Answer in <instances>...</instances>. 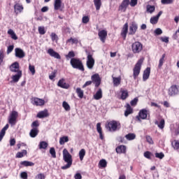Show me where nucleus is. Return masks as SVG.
Segmentation results:
<instances>
[{"label":"nucleus","instance_id":"nucleus-1","mask_svg":"<svg viewBox=\"0 0 179 179\" xmlns=\"http://www.w3.org/2000/svg\"><path fill=\"white\" fill-rule=\"evenodd\" d=\"M63 159L66 164L62 166V170H67V169H70L73 160L72 159V155L69 154V152H68L66 149H64L63 150Z\"/></svg>","mask_w":179,"mask_h":179},{"label":"nucleus","instance_id":"nucleus-2","mask_svg":"<svg viewBox=\"0 0 179 179\" xmlns=\"http://www.w3.org/2000/svg\"><path fill=\"white\" fill-rule=\"evenodd\" d=\"M70 64L74 69H79V71H85V68L83 67V63H82V61H80V59H79L71 58Z\"/></svg>","mask_w":179,"mask_h":179},{"label":"nucleus","instance_id":"nucleus-3","mask_svg":"<svg viewBox=\"0 0 179 179\" xmlns=\"http://www.w3.org/2000/svg\"><path fill=\"white\" fill-rule=\"evenodd\" d=\"M143 61H145V59L143 57V58L140 59L136 64V65L133 69L134 79H136V78H138V76H139V73H141V68L142 67V64H143Z\"/></svg>","mask_w":179,"mask_h":179},{"label":"nucleus","instance_id":"nucleus-4","mask_svg":"<svg viewBox=\"0 0 179 179\" xmlns=\"http://www.w3.org/2000/svg\"><path fill=\"white\" fill-rule=\"evenodd\" d=\"M120 127L121 124L120 123V122L113 120L108 123V124L106 125V129H108L110 132H115V131L120 128Z\"/></svg>","mask_w":179,"mask_h":179},{"label":"nucleus","instance_id":"nucleus-5","mask_svg":"<svg viewBox=\"0 0 179 179\" xmlns=\"http://www.w3.org/2000/svg\"><path fill=\"white\" fill-rule=\"evenodd\" d=\"M143 50V45L139 41H136L131 45V51L133 54H139Z\"/></svg>","mask_w":179,"mask_h":179},{"label":"nucleus","instance_id":"nucleus-6","mask_svg":"<svg viewBox=\"0 0 179 179\" xmlns=\"http://www.w3.org/2000/svg\"><path fill=\"white\" fill-rule=\"evenodd\" d=\"M17 117H19V113L17 111L13 110L9 117H8V122L10 125H16V122H17Z\"/></svg>","mask_w":179,"mask_h":179},{"label":"nucleus","instance_id":"nucleus-7","mask_svg":"<svg viewBox=\"0 0 179 179\" xmlns=\"http://www.w3.org/2000/svg\"><path fill=\"white\" fill-rule=\"evenodd\" d=\"M94 58H93V55L88 54L87 57V67L88 69H93L94 67Z\"/></svg>","mask_w":179,"mask_h":179},{"label":"nucleus","instance_id":"nucleus-8","mask_svg":"<svg viewBox=\"0 0 179 179\" xmlns=\"http://www.w3.org/2000/svg\"><path fill=\"white\" fill-rule=\"evenodd\" d=\"M92 82L95 84L96 87H99L100 86V83H101V78H100V76L97 73L94 74L91 77Z\"/></svg>","mask_w":179,"mask_h":179},{"label":"nucleus","instance_id":"nucleus-9","mask_svg":"<svg viewBox=\"0 0 179 179\" xmlns=\"http://www.w3.org/2000/svg\"><path fill=\"white\" fill-rule=\"evenodd\" d=\"M168 93L169 96H177V94H179V86L172 85L169 89Z\"/></svg>","mask_w":179,"mask_h":179},{"label":"nucleus","instance_id":"nucleus-10","mask_svg":"<svg viewBox=\"0 0 179 179\" xmlns=\"http://www.w3.org/2000/svg\"><path fill=\"white\" fill-rule=\"evenodd\" d=\"M148 114H149L148 110L142 109L139 111L138 116H137L136 118L138 121H141V120H146V118H148Z\"/></svg>","mask_w":179,"mask_h":179},{"label":"nucleus","instance_id":"nucleus-11","mask_svg":"<svg viewBox=\"0 0 179 179\" xmlns=\"http://www.w3.org/2000/svg\"><path fill=\"white\" fill-rule=\"evenodd\" d=\"M57 86L62 87V89H69V84L66 83L64 78H62L58 81Z\"/></svg>","mask_w":179,"mask_h":179},{"label":"nucleus","instance_id":"nucleus-12","mask_svg":"<svg viewBox=\"0 0 179 179\" xmlns=\"http://www.w3.org/2000/svg\"><path fill=\"white\" fill-rule=\"evenodd\" d=\"M10 70L11 72H15V73H19V72H22L19 69V63L17 62H14L10 66Z\"/></svg>","mask_w":179,"mask_h":179},{"label":"nucleus","instance_id":"nucleus-13","mask_svg":"<svg viewBox=\"0 0 179 179\" xmlns=\"http://www.w3.org/2000/svg\"><path fill=\"white\" fill-rule=\"evenodd\" d=\"M48 54H49L50 57L56 58V59H61V55H59V53L55 52L52 48L48 50Z\"/></svg>","mask_w":179,"mask_h":179},{"label":"nucleus","instance_id":"nucleus-14","mask_svg":"<svg viewBox=\"0 0 179 179\" xmlns=\"http://www.w3.org/2000/svg\"><path fill=\"white\" fill-rule=\"evenodd\" d=\"M15 57L17 58H24L26 55V54L24 53V51H23V50L19 48H16L15 49Z\"/></svg>","mask_w":179,"mask_h":179},{"label":"nucleus","instance_id":"nucleus-15","mask_svg":"<svg viewBox=\"0 0 179 179\" xmlns=\"http://www.w3.org/2000/svg\"><path fill=\"white\" fill-rule=\"evenodd\" d=\"M129 5V0H124L122 2L121 5L120 6L119 10H121V12H125Z\"/></svg>","mask_w":179,"mask_h":179},{"label":"nucleus","instance_id":"nucleus-16","mask_svg":"<svg viewBox=\"0 0 179 179\" xmlns=\"http://www.w3.org/2000/svg\"><path fill=\"white\" fill-rule=\"evenodd\" d=\"M45 101L43 99L39 98H33L32 104L34 106H44Z\"/></svg>","mask_w":179,"mask_h":179},{"label":"nucleus","instance_id":"nucleus-17","mask_svg":"<svg viewBox=\"0 0 179 179\" xmlns=\"http://www.w3.org/2000/svg\"><path fill=\"white\" fill-rule=\"evenodd\" d=\"M129 34H130L131 36H134V34H135V33H136V31L138 30V25L133 22L129 26Z\"/></svg>","mask_w":179,"mask_h":179},{"label":"nucleus","instance_id":"nucleus-18","mask_svg":"<svg viewBox=\"0 0 179 179\" xmlns=\"http://www.w3.org/2000/svg\"><path fill=\"white\" fill-rule=\"evenodd\" d=\"M98 36H99L101 41H102V43H105L106 38L107 37V31H106V30L100 31L98 34Z\"/></svg>","mask_w":179,"mask_h":179},{"label":"nucleus","instance_id":"nucleus-19","mask_svg":"<svg viewBox=\"0 0 179 179\" xmlns=\"http://www.w3.org/2000/svg\"><path fill=\"white\" fill-rule=\"evenodd\" d=\"M128 34V22H126L122 29L121 36L123 37L124 40L127 38V34Z\"/></svg>","mask_w":179,"mask_h":179},{"label":"nucleus","instance_id":"nucleus-20","mask_svg":"<svg viewBox=\"0 0 179 179\" xmlns=\"http://www.w3.org/2000/svg\"><path fill=\"white\" fill-rule=\"evenodd\" d=\"M149 76H150V67H148L143 72V80L146 82L149 79Z\"/></svg>","mask_w":179,"mask_h":179},{"label":"nucleus","instance_id":"nucleus-21","mask_svg":"<svg viewBox=\"0 0 179 179\" xmlns=\"http://www.w3.org/2000/svg\"><path fill=\"white\" fill-rule=\"evenodd\" d=\"M93 99H94V100H100L101 99H103V90L101 88H99L98 91L94 94Z\"/></svg>","mask_w":179,"mask_h":179},{"label":"nucleus","instance_id":"nucleus-22","mask_svg":"<svg viewBox=\"0 0 179 179\" xmlns=\"http://www.w3.org/2000/svg\"><path fill=\"white\" fill-rule=\"evenodd\" d=\"M115 150L116 152L119 155H121L122 153H127V146L122 145H119L116 148Z\"/></svg>","mask_w":179,"mask_h":179},{"label":"nucleus","instance_id":"nucleus-23","mask_svg":"<svg viewBox=\"0 0 179 179\" xmlns=\"http://www.w3.org/2000/svg\"><path fill=\"white\" fill-rule=\"evenodd\" d=\"M36 117L38 118H45L48 117V111L47 110L40 111L38 113Z\"/></svg>","mask_w":179,"mask_h":179},{"label":"nucleus","instance_id":"nucleus-24","mask_svg":"<svg viewBox=\"0 0 179 179\" xmlns=\"http://www.w3.org/2000/svg\"><path fill=\"white\" fill-rule=\"evenodd\" d=\"M22 78V71H19L17 74L12 76L13 82L15 83L19 82L20 79Z\"/></svg>","mask_w":179,"mask_h":179},{"label":"nucleus","instance_id":"nucleus-25","mask_svg":"<svg viewBox=\"0 0 179 179\" xmlns=\"http://www.w3.org/2000/svg\"><path fill=\"white\" fill-rule=\"evenodd\" d=\"M113 85L116 87L121 85V78L120 77H114L112 76Z\"/></svg>","mask_w":179,"mask_h":179},{"label":"nucleus","instance_id":"nucleus-26","mask_svg":"<svg viewBox=\"0 0 179 179\" xmlns=\"http://www.w3.org/2000/svg\"><path fill=\"white\" fill-rule=\"evenodd\" d=\"M9 128V124H6L0 131V142L3 139L5 134H6V130Z\"/></svg>","mask_w":179,"mask_h":179},{"label":"nucleus","instance_id":"nucleus-27","mask_svg":"<svg viewBox=\"0 0 179 179\" xmlns=\"http://www.w3.org/2000/svg\"><path fill=\"white\" fill-rule=\"evenodd\" d=\"M62 6V1L61 0H55V4H54L55 10H58L61 9Z\"/></svg>","mask_w":179,"mask_h":179},{"label":"nucleus","instance_id":"nucleus-28","mask_svg":"<svg viewBox=\"0 0 179 179\" xmlns=\"http://www.w3.org/2000/svg\"><path fill=\"white\" fill-rule=\"evenodd\" d=\"M37 135H38V128H33L32 129H31V131L29 132V136H31V138H36V136H37Z\"/></svg>","mask_w":179,"mask_h":179},{"label":"nucleus","instance_id":"nucleus-29","mask_svg":"<svg viewBox=\"0 0 179 179\" xmlns=\"http://www.w3.org/2000/svg\"><path fill=\"white\" fill-rule=\"evenodd\" d=\"M14 9L15 12H16L17 13H20L21 12L23 11V6L20 3H16L14 6Z\"/></svg>","mask_w":179,"mask_h":179},{"label":"nucleus","instance_id":"nucleus-30","mask_svg":"<svg viewBox=\"0 0 179 179\" xmlns=\"http://www.w3.org/2000/svg\"><path fill=\"white\" fill-rule=\"evenodd\" d=\"M96 130H97V132L99 134L100 139L103 140L104 138V137L103 136V131L101 130V123L96 124Z\"/></svg>","mask_w":179,"mask_h":179},{"label":"nucleus","instance_id":"nucleus-31","mask_svg":"<svg viewBox=\"0 0 179 179\" xmlns=\"http://www.w3.org/2000/svg\"><path fill=\"white\" fill-rule=\"evenodd\" d=\"M126 110L124 112L125 117H128L129 114H132V108H131V105L129 103H127L126 106Z\"/></svg>","mask_w":179,"mask_h":179},{"label":"nucleus","instance_id":"nucleus-32","mask_svg":"<svg viewBox=\"0 0 179 179\" xmlns=\"http://www.w3.org/2000/svg\"><path fill=\"white\" fill-rule=\"evenodd\" d=\"M8 34H9V36H10V37L13 40H17V36H16V34L15 33L13 29H8Z\"/></svg>","mask_w":179,"mask_h":179},{"label":"nucleus","instance_id":"nucleus-33","mask_svg":"<svg viewBox=\"0 0 179 179\" xmlns=\"http://www.w3.org/2000/svg\"><path fill=\"white\" fill-rule=\"evenodd\" d=\"M21 166H24V167H31L34 166V163L29 161H23L20 162Z\"/></svg>","mask_w":179,"mask_h":179},{"label":"nucleus","instance_id":"nucleus-34","mask_svg":"<svg viewBox=\"0 0 179 179\" xmlns=\"http://www.w3.org/2000/svg\"><path fill=\"white\" fill-rule=\"evenodd\" d=\"M156 10V8L155 7V6H150V5H147L146 6V12L148 13H153V12H155V10Z\"/></svg>","mask_w":179,"mask_h":179},{"label":"nucleus","instance_id":"nucleus-35","mask_svg":"<svg viewBox=\"0 0 179 179\" xmlns=\"http://www.w3.org/2000/svg\"><path fill=\"white\" fill-rule=\"evenodd\" d=\"M66 142H69V138L68 136H64L59 138V145H65Z\"/></svg>","mask_w":179,"mask_h":179},{"label":"nucleus","instance_id":"nucleus-36","mask_svg":"<svg viewBox=\"0 0 179 179\" xmlns=\"http://www.w3.org/2000/svg\"><path fill=\"white\" fill-rule=\"evenodd\" d=\"M155 124V125H158V128L159 129H163L164 128V124H165L164 119L161 120L159 123L158 121H156Z\"/></svg>","mask_w":179,"mask_h":179},{"label":"nucleus","instance_id":"nucleus-37","mask_svg":"<svg viewBox=\"0 0 179 179\" xmlns=\"http://www.w3.org/2000/svg\"><path fill=\"white\" fill-rule=\"evenodd\" d=\"M27 155V150H23L22 152H19L16 154V157L17 159H21V157H24Z\"/></svg>","mask_w":179,"mask_h":179},{"label":"nucleus","instance_id":"nucleus-38","mask_svg":"<svg viewBox=\"0 0 179 179\" xmlns=\"http://www.w3.org/2000/svg\"><path fill=\"white\" fill-rule=\"evenodd\" d=\"M127 141H134L136 138V135L134 133H129L125 136Z\"/></svg>","mask_w":179,"mask_h":179},{"label":"nucleus","instance_id":"nucleus-39","mask_svg":"<svg viewBox=\"0 0 179 179\" xmlns=\"http://www.w3.org/2000/svg\"><path fill=\"white\" fill-rule=\"evenodd\" d=\"M94 3L96 10H100L101 8V0H94Z\"/></svg>","mask_w":179,"mask_h":179},{"label":"nucleus","instance_id":"nucleus-40","mask_svg":"<svg viewBox=\"0 0 179 179\" xmlns=\"http://www.w3.org/2000/svg\"><path fill=\"white\" fill-rule=\"evenodd\" d=\"M79 157H80V160L82 162V160H83L85 156H86V150L85 149H81L80 151H79Z\"/></svg>","mask_w":179,"mask_h":179},{"label":"nucleus","instance_id":"nucleus-41","mask_svg":"<svg viewBox=\"0 0 179 179\" xmlns=\"http://www.w3.org/2000/svg\"><path fill=\"white\" fill-rule=\"evenodd\" d=\"M76 93H77L78 94V96L80 98V99H83V94H84V92H83V90L78 87L76 90Z\"/></svg>","mask_w":179,"mask_h":179},{"label":"nucleus","instance_id":"nucleus-42","mask_svg":"<svg viewBox=\"0 0 179 179\" xmlns=\"http://www.w3.org/2000/svg\"><path fill=\"white\" fill-rule=\"evenodd\" d=\"M38 146L39 149H45L48 148V143L45 141H41Z\"/></svg>","mask_w":179,"mask_h":179},{"label":"nucleus","instance_id":"nucleus-43","mask_svg":"<svg viewBox=\"0 0 179 179\" xmlns=\"http://www.w3.org/2000/svg\"><path fill=\"white\" fill-rule=\"evenodd\" d=\"M62 107L66 111H69L71 110V106H69V103L65 101H63Z\"/></svg>","mask_w":179,"mask_h":179},{"label":"nucleus","instance_id":"nucleus-44","mask_svg":"<svg viewBox=\"0 0 179 179\" xmlns=\"http://www.w3.org/2000/svg\"><path fill=\"white\" fill-rule=\"evenodd\" d=\"M164 58H166V54L162 55V58L159 59L158 68H162L163 64H164Z\"/></svg>","mask_w":179,"mask_h":179},{"label":"nucleus","instance_id":"nucleus-45","mask_svg":"<svg viewBox=\"0 0 179 179\" xmlns=\"http://www.w3.org/2000/svg\"><path fill=\"white\" fill-rule=\"evenodd\" d=\"M121 99L122 100H125L127 97H128V91L127 90H122L121 91Z\"/></svg>","mask_w":179,"mask_h":179},{"label":"nucleus","instance_id":"nucleus-46","mask_svg":"<svg viewBox=\"0 0 179 179\" xmlns=\"http://www.w3.org/2000/svg\"><path fill=\"white\" fill-rule=\"evenodd\" d=\"M151 24H157L159 22V18L157 16L152 17L150 20Z\"/></svg>","mask_w":179,"mask_h":179},{"label":"nucleus","instance_id":"nucleus-47","mask_svg":"<svg viewBox=\"0 0 179 179\" xmlns=\"http://www.w3.org/2000/svg\"><path fill=\"white\" fill-rule=\"evenodd\" d=\"M66 43H71V44H78V43H79V41L76 38H70L67 40Z\"/></svg>","mask_w":179,"mask_h":179},{"label":"nucleus","instance_id":"nucleus-48","mask_svg":"<svg viewBox=\"0 0 179 179\" xmlns=\"http://www.w3.org/2000/svg\"><path fill=\"white\" fill-rule=\"evenodd\" d=\"M99 164L102 168L107 167V161L106 159H101L99 161Z\"/></svg>","mask_w":179,"mask_h":179},{"label":"nucleus","instance_id":"nucleus-49","mask_svg":"<svg viewBox=\"0 0 179 179\" xmlns=\"http://www.w3.org/2000/svg\"><path fill=\"white\" fill-rule=\"evenodd\" d=\"M50 153L51 156H52L54 159H55V157H57V152H55V148H51L50 149Z\"/></svg>","mask_w":179,"mask_h":179},{"label":"nucleus","instance_id":"nucleus-50","mask_svg":"<svg viewBox=\"0 0 179 179\" xmlns=\"http://www.w3.org/2000/svg\"><path fill=\"white\" fill-rule=\"evenodd\" d=\"M29 71L31 73L32 75H34L36 73V69L34 66L29 64Z\"/></svg>","mask_w":179,"mask_h":179},{"label":"nucleus","instance_id":"nucleus-51","mask_svg":"<svg viewBox=\"0 0 179 179\" xmlns=\"http://www.w3.org/2000/svg\"><path fill=\"white\" fill-rule=\"evenodd\" d=\"M161 3H162V5H170L173 3V0H161Z\"/></svg>","mask_w":179,"mask_h":179},{"label":"nucleus","instance_id":"nucleus-52","mask_svg":"<svg viewBox=\"0 0 179 179\" xmlns=\"http://www.w3.org/2000/svg\"><path fill=\"white\" fill-rule=\"evenodd\" d=\"M52 41H57L58 40V36L55 33H52L50 35Z\"/></svg>","mask_w":179,"mask_h":179},{"label":"nucleus","instance_id":"nucleus-53","mask_svg":"<svg viewBox=\"0 0 179 179\" xmlns=\"http://www.w3.org/2000/svg\"><path fill=\"white\" fill-rule=\"evenodd\" d=\"M89 20H90V18H89L88 16H84V17H83L82 22H83V23H84L85 24L89 23Z\"/></svg>","mask_w":179,"mask_h":179},{"label":"nucleus","instance_id":"nucleus-54","mask_svg":"<svg viewBox=\"0 0 179 179\" xmlns=\"http://www.w3.org/2000/svg\"><path fill=\"white\" fill-rule=\"evenodd\" d=\"M155 157L157 159H163V157H164V154H163V152H157L155 153Z\"/></svg>","mask_w":179,"mask_h":179},{"label":"nucleus","instance_id":"nucleus-55","mask_svg":"<svg viewBox=\"0 0 179 179\" xmlns=\"http://www.w3.org/2000/svg\"><path fill=\"white\" fill-rule=\"evenodd\" d=\"M152 156V152L147 151L145 152H144V157H145L146 159H150Z\"/></svg>","mask_w":179,"mask_h":179},{"label":"nucleus","instance_id":"nucleus-56","mask_svg":"<svg viewBox=\"0 0 179 179\" xmlns=\"http://www.w3.org/2000/svg\"><path fill=\"white\" fill-rule=\"evenodd\" d=\"M155 34H157V36H160V34H163V31L162 30V29L157 28L155 30Z\"/></svg>","mask_w":179,"mask_h":179},{"label":"nucleus","instance_id":"nucleus-57","mask_svg":"<svg viewBox=\"0 0 179 179\" xmlns=\"http://www.w3.org/2000/svg\"><path fill=\"white\" fill-rule=\"evenodd\" d=\"M38 32L39 34H44L45 33V30L44 29V27H38Z\"/></svg>","mask_w":179,"mask_h":179},{"label":"nucleus","instance_id":"nucleus-58","mask_svg":"<svg viewBox=\"0 0 179 179\" xmlns=\"http://www.w3.org/2000/svg\"><path fill=\"white\" fill-rule=\"evenodd\" d=\"M13 48H15L13 45H9L7 48V54H10V52L13 51Z\"/></svg>","mask_w":179,"mask_h":179},{"label":"nucleus","instance_id":"nucleus-59","mask_svg":"<svg viewBox=\"0 0 179 179\" xmlns=\"http://www.w3.org/2000/svg\"><path fill=\"white\" fill-rule=\"evenodd\" d=\"M146 141L148 143H150V145H152L153 143V140L152 139V137H150V136H146Z\"/></svg>","mask_w":179,"mask_h":179},{"label":"nucleus","instance_id":"nucleus-60","mask_svg":"<svg viewBox=\"0 0 179 179\" xmlns=\"http://www.w3.org/2000/svg\"><path fill=\"white\" fill-rule=\"evenodd\" d=\"M36 179H45V176H44L43 173H39L38 174L36 178Z\"/></svg>","mask_w":179,"mask_h":179},{"label":"nucleus","instance_id":"nucleus-61","mask_svg":"<svg viewBox=\"0 0 179 179\" xmlns=\"http://www.w3.org/2000/svg\"><path fill=\"white\" fill-rule=\"evenodd\" d=\"M66 57V58H73V57H75V52H73V51H71Z\"/></svg>","mask_w":179,"mask_h":179},{"label":"nucleus","instance_id":"nucleus-62","mask_svg":"<svg viewBox=\"0 0 179 179\" xmlns=\"http://www.w3.org/2000/svg\"><path fill=\"white\" fill-rule=\"evenodd\" d=\"M138 103V98H134L133 100L131 101L130 104L131 106H135Z\"/></svg>","mask_w":179,"mask_h":179},{"label":"nucleus","instance_id":"nucleus-63","mask_svg":"<svg viewBox=\"0 0 179 179\" xmlns=\"http://www.w3.org/2000/svg\"><path fill=\"white\" fill-rule=\"evenodd\" d=\"M172 132H173V134H175V135H179V127L173 129Z\"/></svg>","mask_w":179,"mask_h":179},{"label":"nucleus","instance_id":"nucleus-64","mask_svg":"<svg viewBox=\"0 0 179 179\" xmlns=\"http://www.w3.org/2000/svg\"><path fill=\"white\" fill-rule=\"evenodd\" d=\"M21 178L22 179H27V172H22L20 174Z\"/></svg>","mask_w":179,"mask_h":179}]
</instances>
